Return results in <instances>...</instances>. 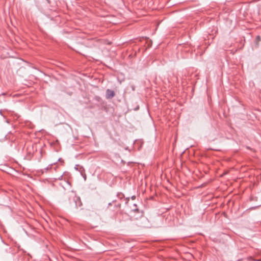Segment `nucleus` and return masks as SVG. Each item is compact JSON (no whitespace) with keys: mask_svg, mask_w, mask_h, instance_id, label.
Instances as JSON below:
<instances>
[{"mask_svg":"<svg viewBox=\"0 0 261 261\" xmlns=\"http://www.w3.org/2000/svg\"><path fill=\"white\" fill-rule=\"evenodd\" d=\"M106 43H107L108 44H111V42H107Z\"/></svg>","mask_w":261,"mask_h":261,"instance_id":"7ed1b4c3","label":"nucleus"},{"mask_svg":"<svg viewBox=\"0 0 261 261\" xmlns=\"http://www.w3.org/2000/svg\"><path fill=\"white\" fill-rule=\"evenodd\" d=\"M260 40V36H257L256 38V39H255V44H256V46H258V42Z\"/></svg>","mask_w":261,"mask_h":261,"instance_id":"f03ea898","label":"nucleus"},{"mask_svg":"<svg viewBox=\"0 0 261 261\" xmlns=\"http://www.w3.org/2000/svg\"><path fill=\"white\" fill-rule=\"evenodd\" d=\"M83 176L84 177L85 179H86V176Z\"/></svg>","mask_w":261,"mask_h":261,"instance_id":"423d86ee","label":"nucleus"},{"mask_svg":"<svg viewBox=\"0 0 261 261\" xmlns=\"http://www.w3.org/2000/svg\"><path fill=\"white\" fill-rule=\"evenodd\" d=\"M251 258H252V257H251V256H250V257H248V259H250Z\"/></svg>","mask_w":261,"mask_h":261,"instance_id":"39448f33","label":"nucleus"},{"mask_svg":"<svg viewBox=\"0 0 261 261\" xmlns=\"http://www.w3.org/2000/svg\"><path fill=\"white\" fill-rule=\"evenodd\" d=\"M115 96V92L111 89H107L106 90V97L107 99H111Z\"/></svg>","mask_w":261,"mask_h":261,"instance_id":"f257e3e1","label":"nucleus"},{"mask_svg":"<svg viewBox=\"0 0 261 261\" xmlns=\"http://www.w3.org/2000/svg\"><path fill=\"white\" fill-rule=\"evenodd\" d=\"M255 261H261L260 259H254Z\"/></svg>","mask_w":261,"mask_h":261,"instance_id":"20e7f679","label":"nucleus"}]
</instances>
